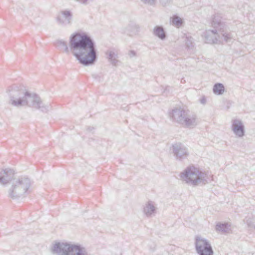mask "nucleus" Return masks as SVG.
<instances>
[{
	"label": "nucleus",
	"instance_id": "nucleus-1",
	"mask_svg": "<svg viewBox=\"0 0 255 255\" xmlns=\"http://www.w3.org/2000/svg\"><path fill=\"white\" fill-rule=\"evenodd\" d=\"M69 47L67 42L57 40L54 43L60 51L67 54L72 51L73 55L79 62L85 66L94 65L98 58V51L94 39L85 32H75L69 38Z\"/></svg>",
	"mask_w": 255,
	"mask_h": 255
},
{
	"label": "nucleus",
	"instance_id": "nucleus-2",
	"mask_svg": "<svg viewBox=\"0 0 255 255\" xmlns=\"http://www.w3.org/2000/svg\"><path fill=\"white\" fill-rule=\"evenodd\" d=\"M211 25L215 29L207 30L202 35L206 43L223 44L232 39L231 33L227 30L226 25L219 14L214 15Z\"/></svg>",
	"mask_w": 255,
	"mask_h": 255
},
{
	"label": "nucleus",
	"instance_id": "nucleus-3",
	"mask_svg": "<svg viewBox=\"0 0 255 255\" xmlns=\"http://www.w3.org/2000/svg\"><path fill=\"white\" fill-rule=\"evenodd\" d=\"M181 179L189 185H204L213 180V175L208 172H202L194 166L186 168L180 174Z\"/></svg>",
	"mask_w": 255,
	"mask_h": 255
},
{
	"label": "nucleus",
	"instance_id": "nucleus-4",
	"mask_svg": "<svg viewBox=\"0 0 255 255\" xmlns=\"http://www.w3.org/2000/svg\"><path fill=\"white\" fill-rule=\"evenodd\" d=\"M51 252L57 255H89L85 249L80 245L60 242L53 244Z\"/></svg>",
	"mask_w": 255,
	"mask_h": 255
},
{
	"label": "nucleus",
	"instance_id": "nucleus-5",
	"mask_svg": "<svg viewBox=\"0 0 255 255\" xmlns=\"http://www.w3.org/2000/svg\"><path fill=\"white\" fill-rule=\"evenodd\" d=\"M31 181L29 178L20 177L12 181L11 187L8 190V197L12 199L25 196L29 193Z\"/></svg>",
	"mask_w": 255,
	"mask_h": 255
},
{
	"label": "nucleus",
	"instance_id": "nucleus-6",
	"mask_svg": "<svg viewBox=\"0 0 255 255\" xmlns=\"http://www.w3.org/2000/svg\"><path fill=\"white\" fill-rule=\"evenodd\" d=\"M16 107L19 108L25 106L39 110L42 112L46 113L50 109V105H43L39 96L35 93H31L26 91L22 100L14 102Z\"/></svg>",
	"mask_w": 255,
	"mask_h": 255
},
{
	"label": "nucleus",
	"instance_id": "nucleus-7",
	"mask_svg": "<svg viewBox=\"0 0 255 255\" xmlns=\"http://www.w3.org/2000/svg\"><path fill=\"white\" fill-rule=\"evenodd\" d=\"M188 112L182 108H175L170 116L173 121L186 127L193 128L197 125L196 118L195 116H189Z\"/></svg>",
	"mask_w": 255,
	"mask_h": 255
},
{
	"label": "nucleus",
	"instance_id": "nucleus-8",
	"mask_svg": "<svg viewBox=\"0 0 255 255\" xmlns=\"http://www.w3.org/2000/svg\"><path fill=\"white\" fill-rule=\"evenodd\" d=\"M195 248L198 255H214V251L209 241L200 236L195 238Z\"/></svg>",
	"mask_w": 255,
	"mask_h": 255
},
{
	"label": "nucleus",
	"instance_id": "nucleus-9",
	"mask_svg": "<svg viewBox=\"0 0 255 255\" xmlns=\"http://www.w3.org/2000/svg\"><path fill=\"white\" fill-rule=\"evenodd\" d=\"M170 150L177 160L182 161L186 159L189 155L188 148L180 142L173 143Z\"/></svg>",
	"mask_w": 255,
	"mask_h": 255
},
{
	"label": "nucleus",
	"instance_id": "nucleus-10",
	"mask_svg": "<svg viewBox=\"0 0 255 255\" xmlns=\"http://www.w3.org/2000/svg\"><path fill=\"white\" fill-rule=\"evenodd\" d=\"M7 92L9 97V104L16 107L14 102L22 100L26 91L16 85H12L8 87Z\"/></svg>",
	"mask_w": 255,
	"mask_h": 255
},
{
	"label": "nucleus",
	"instance_id": "nucleus-11",
	"mask_svg": "<svg viewBox=\"0 0 255 255\" xmlns=\"http://www.w3.org/2000/svg\"><path fill=\"white\" fill-rule=\"evenodd\" d=\"M73 13L72 11L67 9L61 10L56 18L58 24L63 26L71 25Z\"/></svg>",
	"mask_w": 255,
	"mask_h": 255
},
{
	"label": "nucleus",
	"instance_id": "nucleus-12",
	"mask_svg": "<svg viewBox=\"0 0 255 255\" xmlns=\"http://www.w3.org/2000/svg\"><path fill=\"white\" fill-rule=\"evenodd\" d=\"M232 130L239 137H242L245 133V126L241 120L234 119L232 122Z\"/></svg>",
	"mask_w": 255,
	"mask_h": 255
},
{
	"label": "nucleus",
	"instance_id": "nucleus-13",
	"mask_svg": "<svg viewBox=\"0 0 255 255\" xmlns=\"http://www.w3.org/2000/svg\"><path fill=\"white\" fill-rule=\"evenodd\" d=\"M14 172L11 169H2L0 171V184L5 185L14 176Z\"/></svg>",
	"mask_w": 255,
	"mask_h": 255
},
{
	"label": "nucleus",
	"instance_id": "nucleus-14",
	"mask_svg": "<svg viewBox=\"0 0 255 255\" xmlns=\"http://www.w3.org/2000/svg\"><path fill=\"white\" fill-rule=\"evenodd\" d=\"M106 55H107V58L110 63L114 66H116L119 61L117 59L118 55L114 50H108L106 52Z\"/></svg>",
	"mask_w": 255,
	"mask_h": 255
},
{
	"label": "nucleus",
	"instance_id": "nucleus-15",
	"mask_svg": "<svg viewBox=\"0 0 255 255\" xmlns=\"http://www.w3.org/2000/svg\"><path fill=\"white\" fill-rule=\"evenodd\" d=\"M153 33L161 40H164L166 37L165 31L161 26H155L153 30Z\"/></svg>",
	"mask_w": 255,
	"mask_h": 255
},
{
	"label": "nucleus",
	"instance_id": "nucleus-16",
	"mask_svg": "<svg viewBox=\"0 0 255 255\" xmlns=\"http://www.w3.org/2000/svg\"><path fill=\"white\" fill-rule=\"evenodd\" d=\"M155 211V207L154 206L153 202L149 201L145 205L143 208V212L147 217H150Z\"/></svg>",
	"mask_w": 255,
	"mask_h": 255
},
{
	"label": "nucleus",
	"instance_id": "nucleus-17",
	"mask_svg": "<svg viewBox=\"0 0 255 255\" xmlns=\"http://www.w3.org/2000/svg\"><path fill=\"white\" fill-rule=\"evenodd\" d=\"M231 225L227 223H218L216 226V230L217 231L224 233H228L231 230Z\"/></svg>",
	"mask_w": 255,
	"mask_h": 255
},
{
	"label": "nucleus",
	"instance_id": "nucleus-18",
	"mask_svg": "<svg viewBox=\"0 0 255 255\" xmlns=\"http://www.w3.org/2000/svg\"><path fill=\"white\" fill-rule=\"evenodd\" d=\"M225 91V87L222 83H216L213 88V93L217 95H221Z\"/></svg>",
	"mask_w": 255,
	"mask_h": 255
},
{
	"label": "nucleus",
	"instance_id": "nucleus-19",
	"mask_svg": "<svg viewBox=\"0 0 255 255\" xmlns=\"http://www.w3.org/2000/svg\"><path fill=\"white\" fill-rule=\"evenodd\" d=\"M185 43L186 47L188 50H190L193 48V38L191 36H186Z\"/></svg>",
	"mask_w": 255,
	"mask_h": 255
},
{
	"label": "nucleus",
	"instance_id": "nucleus-20",
	"mask_svg": "<svg viewBox=\"0 0 255 255\" xmlns=\"http://www.w3.org/2000/svg\"><path fill=\"white\" fill-rule=\"evenodd\" d=\"M172 24L177 26H180L182 24V20L177 15H174L172 17L171 20Z\"/></svg>",
	"mask_w": 255,
	"mask_h": 255
},
{
	"label": "nucleus",
	"instance_id": "nucleus-21",
	"mask_svg": "<svg viewBox=\"0 0 255 255\" xmlns=\"http://www.w3.org/2000/svg\"><path fill=\"white\" fill-rule=\"evenodd\" d=\"M172 87L166 86L165 87H163V91L162 92V95L164 96H168L171 94L172 92Z\"/></svg>",
	"mask_w": 255,
	"mask_h": 255
},
{
	"label": "nucleus",
	"instance_id": "nucleus-22",
	"mask_svg": "<svg viewBox=\"0 0 255 255\" xmlns=\"http://www.w3.org/2000/svg\"><path fill=\"white\" fill-rule=\"evenodd\" d=\"M135 28L136 29V31H137L138 30V28H139V27L136 25V24H132V25H128V26L127 27V29L126 31H125V33H127V34H128V35H131V31H129L130 30V28Z\"/></svg>",
	"mask_w": 255,
	"mask_h": 255
},
{
	"label": "nucleus",
	"instance_id": "nucleus-23",
	"mask_svg": "<svg viewBox=\"0 0 255 255\" xmlns=\"http://www.w3.org/2000/svg\"><path fill=\"white\" fill-rule=\"evenodd\" d=\"M144 4L150 6L155 4L157 0H140Z\"/></svg>",
	"mask_w": 255,
	"mask_h": 255
},
{
	"label": "nucleus",
	"instance_id": "nucleus-24",
	"mask_svg": "<svg viewBox=\"0 0 255 255\" xmlns=\"http://www.w3.org/2000/svg\"><path fill=\"white\" fill-rule=\"evenodd\" d=\"M74 1L82 4H87L88 0H74Z\"/></svg>",
	"mask_w": 255,
	"mask_h": 255
},
{
	"label": "nucleus",
	"instance_id": "nucleus-25",
	"mask_svg": "<svg viewBox=\"0 0 255 255\" xmlns=\"http://www.w3.org/2000/svg\"><path fill=\"white\" fill-rule=\"evenodd\" d=\"M169 1L170 0H160V2L164 6H165Z\"/></svg>",
	"mask_w": 255,
	"mask_h": 255
},
{
	"label": "nucleus",
	"instance_id": "nucleus-26",
	"mask_svg": "<svg viewBox=\"0 0 255 255\" xmlns=\"http://www.w3.org/2000/svg\"><path fill=\"white\" fill-rule=\"evenodd\" d=\"M200 103L203 105L206 103V99L205 96H203L200 100Z\"/></svg>",
	"mask_w": 255,
	"mask_h": 255
},
{
	"label": "nucleus",
	"instance_id": "nucleus-27",
	"mask_svg": "<svg viewBox=\"0 0 255 255\" xmlns=\"http://www.w3.org/2000/svg\"><path fill=\"white\" fill-rule=\"evenodd\" d=\"M129 56L130 57H132L134 56H135L136 55V52L133 51V50H130L129 51V54H128Z\"/></svg>",
	"mask_w": 255,
	"mask_h": 255
},
{
	"label": "nucleus",
	"instance_id": "nucleus-28",
	"mask_svg": "<svg viewBox=\"0 0 255 255\" xmlns=\"http://www.w3.org/2000/svg\"><path fill=\"white\" fill-rule=\"evenodd\" d=\"M94 129V128L93 127H88V128H87V130L91 131H92V130H93Z\"/></svg>",
	"mask_w": 255,
	"mask_h": 255
}]
</instances>
